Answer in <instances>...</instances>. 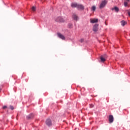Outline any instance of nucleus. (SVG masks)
I'll return each instance as SVG.
<instances>
[{
	"mask_svg": "<svg viewBox=\"0 0 130 130\" xmlns=\"http://www.w3.org/2000/svg\"><path fill=\"white\" fill-rule=\"evenodd\" d=\"M106 5H107V1L106 0L102 1L99 6L100 9H103Z\"/></svg>",
	"mask_w": 130,
	"mask_h": 130,
	"instance_id": "obj_1",
	"label": "nucleus"
},
{
	"mask_svg": "<svg viewBox=\"0 0 130 130\" xmlns=\"http://www.w3.org/2000/svg\"><path fill=\"white\" fill-rule=\"evenodd\" d=\"M56 22H60L61 23H63L64 22V19L62 18L61 17H58L55 19Z\"/></svg>",
	"mask_w": 130,
	"mask_h": 130,
	"instance_id": "obj_2",
	"label": "nucleus"
},
{
	"mask_svg": "<svg viewBox=\"0 0 130 130\" xmlns=\"http://www.w3.org/2000/svg\"><path fill=\"white\" fill-rule=\"evenodd\" d=\"M99 26V24H95L94 25H93V31H94V32H97V31H98V27Z\"/></svg>",
	"mask_w": 130,
	"mask_h": 130,
	"instance_id": "obj_3",
	"label": "nucleus"
},
{
	"mask_svg": "<svg viewBox=\"0 0 130 130\" xmlns=\"http://www.w3.org/2000/svg\"><path fill=\"white\" fill-rule=\"evenodd\" d=\"M46 124L48 126H50L52 124V122H51V120L50 119H47L46 121Z\"/></svg>",
	"mask_w": 130,
	"mask_h": 130,
	"instance_id": "obj_4",
	"label": "nucleus"
},
{
	"mask_svg": "<svg viewBox=\"0 0 130 130\" xmlns=\"http://www.w3.org/2000/svg\"><path fill=\"white\" fill-rule=\"evenodd\" d=\"M114 118H113V116L112 115H109V121L110 123H112L113 122Z\"/></svg>",
	"mask_w": 130,
	"mask_h": 130,
	"instance_id": "obj_5",
	"label": "nucleus"
},
{
	"mask_svg": "<svg viewBox=\"0 0 130 130\" xmlns=\"http://www.w3.org/2000/svg\"><path fill=\"white\" fill-rule=\"evenodd\" d=\"M57 36H58V37H59V38H60V39H62V40H64V39H66V38L64 37V36L60 33H58Z\"/></svg>",
	"mask_w": 130,
	"mask_h": 130,
	"instance_id": "obj_6",
	"label": "nucleus"
},
{
	"mask_svg": "<svg viewBox=\"0 0 130 130\" xmlns=\"http://www.w3.org/2000/svg\"><path fill=\"white\" fill-rule=\"evenodd\" d=\"M78 10H84V7L81 4H78L77 8Z\"/></svg>",
	"mask_w": 130,
	"mask_h": 130,
	"instance_id": "obj_7",
	"label": "nucleus"
},
{
	"mask_svg": "<svg viewBox=\"0 0 130 130\" xmlns=\"http://www.w3.org/2000/svg\"><path fill=\"white\" fill-rule=\"evenodd\" d=\"M72 18L75 20V21H78L79 20V17L76 14H73L72 16Z\"/></svg>",
	"mask_w": 130,
	"mask_h": 130,
	"instance_id": "obj_8",
	"label": "nucleus"
},
{
	"mask_svg": "<svg viewBox=\"0 0 130 130\" xmlns=\"http://www.w3.org/2000/svg\"><path fill=\"white\" fill-rule=\"evenodd\" d=\"M90 23L94 24V23H98V19H93L90 20Z\"/></svg>",
	"mask_w": 130,
	"mask_h": 130,
	"instance_id": "obj_9",
	"label": "nucleus"
},
{
	"mask_svg": "<svg viewBox=\"0 0 130 130\" xmlns=\"http://www.w3.org/2000/svg\"><path fill=\"white\" fill-rule=\"evenodd\" d=\"M115 11L117 13H118L119 11V9L117 7H115L114 8H112V11Z\"/></svg>",
	"mask_w": 130,
	"mask_h": 130,
	"instance_id": "obj_10",
	"label": "nucleus"
},
{
	"mask_svg": "<svg viewBox=\"0 0 130 130\" xmlns=\"http://www.w3.org/2000/svg\"><path fill=\"white\" fill-rule=\"evenodd\" d=\"M78 3H72L71 7L72 8H77L78 7Z\"/></svg>",
	"mask_w": 130,
	"mask_h": 130,
	"instance_id": "obj_11",
	"label": "nucleus"
},
{
	"mask_svg": "<svg viewBox=\"0 0 130 130\" xmlns=\"http://www.w3.org/2000/svg\"><path fill=\"white\" fill-rule=\"evenodd\" d=\"M126 24H127V22L124 20H122L121 21V24L122 26H125Z\"/></svg>",
	"mask_w": 130,
	"mask_h": 130,
	"instance_id": "obj_12",
	"label": "nucleus"
},
{
	"mask_svg": "<svg viewBox=\"0 0 130 130\" xmlns=\"http://www.w3.org/2000/svg\"><path fill=\"white\" fill-rule=\"evenodd\" d=\"M105 60H106V59H105V58L103 57V56H101V61L102 62H104V61H105Z\"/></svg>",
	"mask_w": 130,
	"mask_h": 130,
	"instance_id": "obj_13",
	"label": "nucleus"
},
{
	"mask_svg": "<svg viewBox=\"0 0 130 130\" xmlns=\"http://www.w3.org/2000/svg\"><path fill=\"white\" fill-rule=\"evenodd\" d=\"M128 3H129V2L125 1L124 2V7H128Z\"/></svg>",
	"mask_w": 130,
	"mask_h": 130,
	"instance_id": "obj_14",
	"label": "nucleus"
},
{
	"mask_svg": "<svg viewBox=\"0 0 130 130\" xmlns=\"http://www.w3.org/2000/svg\"><path fill=\"white\" fill-rule=\"evenodd\" d=\"M33 117V116L32 115H29L26 116L27 119H30V118H32Z\"/></svg>",
	"mask_w": 130,
	"mask_h": 130,
	"instance_id": "obj_15",
	"label": "nucleus"
},
{
	"mask_svg": "<svg viewBox=\"0 0 130 130\" xmlns=\"http://www.w3.org/2000/svg\"><path fill=\"white\" fill-rule=\"evenodd\" d=\"M91 10L93 12H95L96 11V6H93L91 7Z\"/></svg>",
	"mask_w": 130,
	"mask_h": 130,
	"instance_id": "obj_16",
	"label": "nucleus"
},
{
	"mask_svg": "<svg viewBox=\"0 0 130 130\" xmlns=\"http://www.w3.org/2000/svg\"><path fill=\"white\" fill-rule=\"evenodd\" d=\"M31 10L32 11V12H35V11H36V7H32L31 8Z\"/></svg>",
	"mask_w": 130,
	"mask_h": 130,
	"instance_id": "obj_17",
	"label": "nucleus"
},
{
	"mask_svg": "<svg viewBox=\"0 0 130 130\" xmlns=\"http://www.w3.org/2000/svg\"><path fill=\"white\" fill-rule=\"evenodd\" d=\"M10 107L11 110H14V107L13 106H10Z\"/></svg>",
	"mask_w": 130,
	"mask_h": 130,
	"instance_id": "obj_18",
	"label": "nucleus"
},
{
	"mask_svg": "<svg viewBox=\"0 0 130 130\" xmlns=\"http://www.w3.org/2000/svg\"><path fill=\"white\" fill-rule=\"evenodd\" d=\"M83 41H84V39H81L80 40V42H81V43H83Z\"/></svg>",
	"mask_w": 130,
	"mask_h": 130,
	"instance_id": "obj_19",
	"label": "nucleus"
},
{
	"mask_svg": "<svg viewBox=\"0 0 130 130\" xmlns=\"http://www.w3.org/2000/svg\"><path fill=\"white\" fill-rule=\"evenodd\" d=\"M7 106H3V109H6V108H7Z\"/></svg>",
	"mask_w": 130,
	"mask_h": 130,
	"instance_id": "obj_20",
	"label": "nucleus"
},
{
	"mask_svg": "<svg viewBox=\"0 0 130 130\" xmlns=\"http://www.w3.org/2000/svg\"><path fill=\"white\" fill-rule=\"evenodd\" d=\"M128 15L129 17H130V12H128Z\"/></svg>",
	"mask_w": 130,
	"mask_h": 130,
	"instance_id": "obj_21",
	"label": "nucleus"
},
{
	"mask_svg": "<svg viewBox=\"0 0 130 130\" xmlns=\"http://www.w3.org/2000/svg\"><path fill=\"white\" fill-rule=\"evenodd\" d=\"M92 107H93V105H91L90 106V108H92Z\"/></svg>",
	"mask_w": 130,
	"mask_h": 130,
	"instance_id": "obj_22",
	"label": "nucleus"
},
{
	"mask_svg": "<svg viewBox=\"0 0 130 130\" xmlns=\"http://www.w3.org/2000/svg\"><path fill=\"white\" fill-rule=\"evenodd\" d=\"M69 25H70L71 27H72V26H73V24H70Z\"/></svg>",
	"mask_w": 130,
	"mask_h": 130,
	"instance_id": "obj_23",
	"label": "nucleus"
},
{
	"mask_svg": "<svg viewBox=\"0 0 130 130\" xmlns=\"http://www.w3.org/2000/svg\"><path fill=\"white\" fill-rule=\"evenodd\" d=\"M126 2H130V0H126Z\"/></svg>",
	"mask_w": 130,
	"mask_h": 130,
	"instance_id": "obj_24",
	"label": "nucleus"
},
{
	"mask_svg": "<svg viewBox=\"0 0 130 130\" xmlns=\"http://www.w3.org/2000/svg\"><path fill=\"white\" fill-rule=\"evenodd\" d=\"M2 89L0 88V91Z\"/></svg>",
	"mask_w": 130,
	"mask_h": 130,
	"instance_id": "obj_25",
	"label": "nucleus"
}]
</instances>
